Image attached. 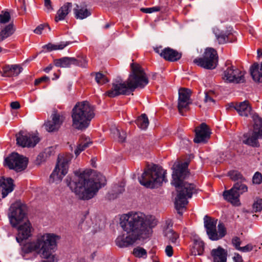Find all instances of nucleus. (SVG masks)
Masks as SVG:
<instances>
[{
	"mask_svg": "<svg viewBox=\"0 0 262 262\" xmlns=\"http://www.w3.org/2000/svg\"><path fill=\"white\" fill-rule=\"evenodd\" d=\"M157 224V221L155 216H146L140 212H130L122 215L120 225L126 234L117 237L116 245L120 248L127 247L138 240L147 238L151 234V229Z\"/></svg>",
	"mask_w": 262,
	"mask_h": 262,
	"instance_id": "obj_1",
	"label": "nucleus"
},
{
	"mask_svg": "<svg viewBox=\"0 0 262 262\" xmlns=\"http://www.w3.org/2000/svg\"><path fill=\"white\" fill-rule=\"evenodd\" d=\"M66 182L79 199L89 200L94 198L99 189L105 185L106 179L101 173L97 174L94 178L89 179L84 171H76L73 176H68Z\"/></svg>",
	"mask_w": 262,
	"mask_h": 262,
	"instance_id": "obj_2",
	"label": "nucleus"
},
{
	"mask_svg": "<svg viewBox=\"0 0 262 262\" xmlns=\"http://www.w3.org/2000/svg\"><path fill=\"white\" fill-rule=\"evenodd\" d=\"M188 163L186 162L175 164L172 174L171 184L174 186L178 192L174 202L175 208L181 215L182 212L181 209L185 207L188 203V199L196 192L195 185L185 181L189 176Z\"/></svg>",
	"mask_w": 262,
	"mask_h": 262,
	"instance_id": "obj_3",
	"label": "nucleus"
},
{
	"mask_svg": "<svg viewBox=\"0 0 262 262\" xmlns=\"http://www.w3.org/2000/svg\"><path fill=\"white\" fill-rule=\"evenodd\" d=\"M131 72L126 81L115 80L106 95L111 98L121 95H129L138 88H143L148 83V80L143 68L138 63L130 64Z\"/></svg>",
	"mask_w": 262,
	"mask_h": 262,
	"instance_id": "obj_4",
	"label": "nucleus"
},
{
	"mask_svg": "<svg viewBox=\"0 0 262 262\" xmlns=\"http://www.w3.org/2000/svg\"><path fill=\"white\" fill-rule=\"evenodd\" d=\"M60 239L58 235L53 233L39 235L34 240L24 244L22 251L26 254L35 252L42 258H48L56 247L57 241Z\"/></svg>",
	"mask_w": 262,
	"mask_h": 262,
	"instance_id": "obj_5",
	"label": "nucleus"
},
{
	"mask_svg": "<svg viewBox=\"0 0 262 262\" xmlns=\"http://www.w3.org/2000/svg\"><path fill=\"white\" fill-rule=\"evenodd\" d=\"M94 116V107L88 101L77 102L72 111V126L78 130H85Z\"/></svg>",
	"mask_w": 262,
	"mask_h": 262,
	"instance_id": "obj_6",
	"label": "nucleus"
},
{
	"mask_svg": "<svg viewBox=\"0 0 262 262\" xmlns=\"http://www.w3.org/2000/svg\"><path fill=\"white\" fill-rule=\"evenodd\" d=\"M165 171L161 167L153 165L148 167L139 178L140 183L147 187L153 188L160 185L163 181L166 182Z\"/></svg>",
	"mask_w": 262,
	"mask_h": 262,
	"instance_id": "obj_7",
	"label": "nucleus"
},
{
	"mask_svg": "<svg viewBox=\"0 0 262 262\" xmlns=\"http://www.w3.org/2000/svg\"><path fill=\"white\" fill-rule=\"evenodd\" d=\"M252 118L254 121L253 131L252 133L244 134L242 142L249 146L258 147L259 146L258 139H262V118L257 114H254Z\"/></svg>",
	"mask_w": 262,
	"mask_h": 262,
	"instance_id": "obj_8",
	"label": "nucleus"
},
{
	"mask_svg": "<svg viewBox=\"0 0 262 262\" xmlns=\"http://www.w3.org/2000/svg\"><path fill=\"white\" fill-rule=\"evenodd\" d=\"M72 157L71 154L58 156L56 167L50 177V182L58 183L61 181L68 173L69 163Z\"/></svg>",
	"mask_w": 262,
	"mask_h": 262,
	"instance_id": "obj_9",
	"label": "nucleus"
},
{
	"mask_svg": "<svg viewBox=\"0 0 262 262\" xmlns=\"http://www.w3.org/2000/svg\"><path fill=\"white\" fill-rule=\"evenodd\" d=\"M218 62L216 51L213 48H207L202 57L195 58L193 63L206 69L212 70L215 68Z\"/></svg>",
	"mask_w": 262,
	"mask_h": 262,
	"instance_id": "obj_10",
	"label": "nucleus"
},
{
	"mask_svg": "<svg viewBox=\"0 0 262 262\" xmlns=\"http://www.w3.org/2000/svg\"><path fill=\"white\" fill-rule=\"evenodd\" d=\"M26 207L20 201L13 203L10 207L8 217L13 227H16L26 216Z\"/></svg>",
	"mask_w": 262,
	"mask_h": 262,
	"instance_id": "obj_11",
	"label": "nucleus"
},
{
	"mask_svg": "<svg viewBox=\"0 0 262 262\" xmlns=\"http://www.w3.org/2000/svg\"><path fill=\"white\" fill-rule=\"evenodd\" d=\"M243 182H237L230 190L224 191L223 194L224 199L234 205H239L240 195L248 190L247 186Z\"/></svg>",
	"mask_w": 262,
	"mask_h": 262,
	"instance_id": "obj_12",
	"label": "nucleus"
},
{
	"mask_svg": "<svg viewBox=\"0 0 262 262\" xmlns=\"http://www.w3.org/2000/svg\"><path fill=\"white\" fill-rule=\"evenodd\" d=\"M28 159L16 152H13L5 159L4 164L16 171L24 170L27 166Z\"/></svg>",
	"mask_w": 262,
	"mask_h": 262,
	"instance_id": "obj_13",
	"label": "nucleus"
},
{
	"mask_svg": "<svg viewBox=\"0 0 262 262\" xmlns=\"http://www.w3.org/2000/svg\"><path fill=\"white\" fill-rule=\"evenodd\" d=\"M245 72L231 66L228 67L224 72L223 78L229 82L235 83H244L245 81Z\"/></svg>",
	"mask_w": 262,
	"mask_h": 262,
	"instance_id": "obj_14",
	"label": "nucleus"
},
{
	"mask_svg": "<svg viewBox=\"0 0 262 262\" xmlns=\"http://www.w3.org/2000/svg\"><path fill=\"white\" fill-rule=\"evenodd\" d=\"M17 144L23 147H34L39 141L35 135L20 131L16 135Z\"/></svg>",
	"mask_w": 262,
	"mask_h": 262,
	"instance_id": "obj_15",
	"label": "nucleus"
},
{
	"mask_svg": "<svg viewBox=\"0 0 262 262\" xmlns=\"http://www.w3.org/2000/svg\"><path fill=\"white\" fill-rule=\"evenodd\" d=\"M190 95L191 91L188 89L182 88L179 91L178 107L182 115H184V110H188L189 105L191 103Z\"/></svg>",
	"mask_w": 262,
	"mask_h": 262,
	"instance_id": "obj_16",
	"label": "nucleus"
},
{
	"mask_svg": "<svg viewBox=\"0 0 262 262\" xmlns=\"http://www.w3.org/2000/svg\"><path fill=\"white\" fill-rule=\"evenodd\" d=\"M195 136L193 141L195 143H205L210 138L211 132L206 124L202 123L195 129Z\"/></svg>",
	"mask_w": 262,
	"mask_h": 262,
	"instance_id": "obj_17",
	"label": "nucleus"
},
{
	"mask_svg": "<svg viewBox=\"0 0 262 262\" xmlns=\"http://www.w3.org/2000/svg\"><path fill=\"white\" fill-rule=\"evenodd\" d=\"M18 234L16 237V241L20 243L24 239H27L31 236L32 227L29 221L25 222L17 228Z\"/></svg>",
	"mask_w": 262,
	"mask_h": 262,
	"instance_id": "obj_18",
	"label": "nucleus"
},
{
	"mask_svg": "<svg viewBox=\"0 0 262 262\" xmlns=\"http://www.w3.org/2000/svg\"><path fill=\"white\" fill-rule=\"evenodd\" d=\"M52 120L45 123V127L49 132L58 130L63 121V117L58 114L52 115Z\"/></svg>",
	"mask_w": 262,
	"mask_h": 262,
	"instance_id": "obj_19",
	"label": "nucleus"
},
{
	"mask_svg": "<svg viewBox=\"0 0 262 262\" xmlns=\"http://www.w3.org/2000/svg\"><path fill=\"white\" fill-rule=\"evenodd\" d=\"M213 262H227L228 252L221 246L213 249L210 252Z\"/></svg>",
	"mask_w": 262,
	"mask_h": 262,
	"instance_id": "obj_20",
	"label": "nucleus"
},
{
	"mask_svg": "<svg viewBox=\"0 0 262 262\" xmlns=\"http://www.w3.org/2000/svg\"><path fill=\"white\" fill-rule=\"evenodd\" d=\"M14 186L12 179L1 177L0 179V188L2 189V198H5L9 193L12 192L14 189Z\"/></svg>",
	"mask_w": 262,
	"mask_h": 262,
	"instance_id": "obj_21",
	"label": "nucleus"
},
{
	"mask_svg": "<svg viewBox=\"0 0 262 262\" xmlns=\"http://www.w3.org/2000/svg\"><path fill=\"white\" fill-rule=\"evenodd\" d=\"M160 56L166 60L176 61L181 58L182 55L177 51L168 47L161 50Z\"/></svg>",
	"mask_w": 262,
	"mask_h": 262,
	"instance_id": "obj_22",
	"label": "nucleus"
},
{
	"mask_svg": "<svg viewBox=\"0 0 262 262\" xmlns=\"http://www.w3.org/2000/svg\"><path fill=\"white\" fill-rule=\"evenodd\" d=\"M250 73L254 81L262 82V62L260 66L257 62L254 63L250 68Z\"/></svg>",
	"mask_w": 262,
	"mask_h": 262,
	"instance_id": "obj_23",
	"label": "nucleus"
},
{
	"mask_svg": "<svg viewBox=\"0 0 262 262\" xmlns=\"http://www.w3.org/2000/svg\"><path fill=\"white\" fill-rule=\"evenodd\" d=\"M23 68L17 64L6 65L3 68V76L5 77L16 76L22 71Z\"/></svg>",
	"mask_w": 262,
	"mask_h": 262,
	"instance_id": "obj_24",
	"label": "nucleus"
},
{
	"mask_svg": "<svg viewBox=\"0 0 262 262\" xmlns=\"http://www.w3.org/2000/svg\"><path fill=\"white\" fill-rule=\"evenodd\" d=\"M234 108L241 116L247 117L250 114L251 111V107L248 101H244L236 104Z\"/></svg>",
	"mask_w": 262,
	"mask_h": 262,
	"instance_id": "obj_25",
	"label": "nucleus"
},
{
	"mask_svg": "<svg viewBox=\"0 0 262 262\" xmlns=\"http://www.w3.org/2000/svg\"><path fill=\"white\" fill-rule=\"evenodd\" d=\"M72 4L67 3L64 4L57 12L55 18L56 22L64 19L66 16L71 12L72 8Z\"/></svg>",
	"mask_w": 262,
	"mask_h": 262,
	"instance_id": "obj_26",
	"label": "nucleus"
},
{
	"mask_svg": "<svg viewBox=\"0 0 262 262\" xmlns=\"http://www.w3.org/2000/svg\"><path fill=\"white\" fill-rule=\"evenodd\" d=\"M76 58L74 57H63L54 60V65L60 68H69L73 65Z\"/></svg>",
	"mask_w": 262,
	"mask_h": 262,
	"instance_id": "obj_27",
	"label": "nucleus"
},
{
	"mask_svg": "<svg viewBox=\"0 0 262 262\" xmlns=\"http://www.w3.org/2000/svg\"><path fill=\"white\" fill-rule=\"evenodd\" d=\"M72 41H61L57 44H52L49 43L47 45H44L42 48L48 52H50L53 50H62L67 46L72 44Z\"/></svg>",
	"mask_w": 262,
	"mask_h": 262,
	"instance_id": "obj_28",
	"label": "nucleus"
},
{
	"mask_svg": "<svg viewBox=\"0 0 262 262\" xmlns=\"http://www.w3.org/2000/svg\"><path fill=\"white\" fill-rule=\"evenodd\" d=\"M213 32L220 44H224L229 41V33H224L217 28H214Z\"/></svg>",
	"mask_w": 262,
	"mask_h": 262,
	"instance_id": "obj_29",
	"label": "nucleus"
},
{
	"mask_svg": "<svg viewBox=\"0 0 262 262\" xmlns=\"http://www.w3.org/2000/svg\"><path fill=\"white\" fill-rule=\"evenodd\" d=\"M193 249L192 253L194 255H201L203 254L204 250V243L200 238L193 239Z\"/></svg>",
	"mask_w": 262,
	"mask_h": 262,
	"instance_id": "obj_30",
	"label": "nucleus"
},
{
	"mask_svg": "<svg viewBox=\"0 0 262 262\" xmlns=\"http://www.w3.org/2000/svg\"><path fill=\"white\" fill-rule=\"evenodd\" d=\"M165 236L170 242L178 245L179 244V235L170 229H167L165 231Z\"/></svg>",
	"mask_w": 262,
	"mask_h": 262,
	"instance_id": "obj_31",
	"label": "nucleus"
},
{
	"mask_svg": "<svg viewBox=\"0 0 262 262\" xmlns=\"http://www.w3.org/2000/svg\"><path fill=\"white\" fill-rule=\"evenodd\" d=\"M137 125L142 129H145L149 125V120L145 114H142L136 120Z\"/></svg>",
	"mask_w": 262,
	"mask_h": 262,
	"instance_id": "obj_32",
	"label": "nucleus"
},
{
	"mask_svg": "<svg viewBox=\"0 0 262 262\" xmlns=\"http://www.w3.org/2000/svg\"><path fill=\"white\" fill-rule=\"evenodd\" d=\"M217 221L208 215H205L204 218V223L206 231L216 228Z\"/></svg>",
	"mask_w": 262,
	"mask_h": 262,
	"instance_id": "obj_33",
	"label": "nucleus"
},
{
	"mask_svg": "<svg viewBox=\"0 0 262 262\" xmlns=\"http://www.w3.org/2000/svg\"><path fill=\"white\" fill-rule=\"evenodd\" d=\"M14 29L13 26L12 24H9L6 26L2 31L0 32V36L1 40L3 41L5 39L9 37L13 34Z\"/></svg>",
	"mask_w": 262,
	"mask_h": 262,
	"instance_id": "obj_34",
	"label": "nucleus"
},
{
	"mask_svg": "<svg viewBox=\"0 0 262 262\" xmlns=\"http://www.w3.org/2000/svg\"><path fill=\"white\" fill-rule=\"evenodd\" d=\"M91 144L92 142L90 141L89 139V141H81L75 150V155L78 156L81 152L84 150L86 148L88 147Z\"/></svg>",
	"mask_w": 262,
	"mask_h": 262,
	"instance_id": "obj_35",
	"label": "nucleus"
},
{
	"mask_svg": "<svg viewBox=\"0 0 262 262\" xmlns=\"http://www.w3.org/2000/svg\"><path fill=\"white\" fill-rule=\"evenodd\" d=\"M76 18L81 19L85 18L91 15V12L87 9H80L76 10L75 12Z\"/></svg>",
	"mask_w": 262,
	"mask_h": 262,
	"instance_id": "obj_36",
	"label": "nucleus"
},
{
	"mask_svg": "<svg viewBox=\"0 0 262 262\" xmlns=\"http://www.w3.org/2000/svg\"><path fill=\"white\" fill-rule=\"evenodd\" d=\"M112 132L114 135V138H117L119 142H123L125 139V134L124 132H120V130L116 127L112 129Z\"/></svg>",
	"mask_w": 262,
	"mask_h": 262,
	"instance_id": "obj_37",
	"label": "nucleus"
},
{
	"mask_svg": "<svg viewBox=\"0 0 262 262\" xmlns=\"http://www.w3.org/2000/svg\"><path fill=\"white\" fill-rule=\"evenodd\" d=\"M133 254L135 256L139 258H146L147 257V252L146 250L140 247H137L134 248Z\"/></svg>",
	"mask_w": 262,
	"mask_h": 262,
	"instance_id": "obj_38",
	"label": "nucleus"
},
{
	"mask_svg": "<svg viewBox=\"0 0 262 262\" xmlns=\"http://www.w3.org/2000/svg\"><path fill=\"white\" fill-rule=\"evenodd\" d=\"M230 178L235 181H239V182H244L246 179L243 177L242 174L237 171H231L228 173Z\"/></svg>",
	"mask_w": 262,
	"mask_h": 262,
	"instance_id": "obj_39",
	"label": "nucleus"
},
{
	"mask_svg": "<svg viewBox=\"0 0 262 262\" xmlns=\"http://www.w3.org/2000/svg\"><path fill=\"white\" fill-rule=\"evenodd\" d=\"M73 65L80 67L82 68H86L88 65V61L86 57L84 56H78L76 58L75 62H73Z\"/></svg>",
	"mask_w": 262,
	"mask_h": 262,
	"instance_id": "obj_40",
	"label": "nucleus"
},
{
	"mask_svg": "<svg viewBox=\"0 0 262 262\" xmlns=\"http://www.w3.org/2000/svg\"><path fill=\"white\" fill-rule=\"evenodd\" d=\"M204 102L207 103L209 106L213 105L215 104V100L212 98V95L213 94L212 91L205 92V93Z\"/></svg>",
	"mask_w": 262,
	"mask_h": 262,
	"instance_id": "obj_41",
	"label": "nucleus"
},
{
	"mask_svg": "<svg viewBox=\"0 0 262 262\" xmlns=\"http://www.w3.org/2000/svg\"><path fill=\"white\" fill-rule=\"evenodd\" d=\"M95 80L99 84H103L108 81L105 76L101 73H96Z\"/></svg>",
	"mask_w": 262,
	"mask_h": 262,
	"instance_id": "obj_42",
	"label": "nucleus"
},
{
	"mask_svg": "<svg viewBox=\"0 0 262 262\" xmlns=\"http://www.w3.org/2000/svg\"><path fill=\"white\" fill-rule=\"evenodd\" d=\"M209 238L211 241H217L220 239L216 229L214 228L206 231Z\"/></svg>",
	"mask_w": 262,
	"mask_h": 262,
	"instance_id": "obj_43",
	"label": "nucleus"
},
{
	"mask_svg": "<svg viewBox=\"0 0 262 262\" xmlns=\"http://www.w3.org/2000/svg\"><path fill=\"white\" fill-rule=\"evenodd\" d=\"M10 19V15L8 12H2L0 14V23L6 24Z\"/></svg>",
	"mask_w": 262,
	"mask_h": 262,
	"instance_id": "obj_44",
	"label": "nucleus"
},
{
	"mask_svg": "<svg viewBox=\"0 0 262 262\" xmlns=\"http://www.w3.org/2000/svg\"><path fill=\"white\" fill-rule=\"evenodd\" d=\"M217 228H218V232L217 233H218V235L219 236V237L220 239H221L224 236H225V235H226V228H225L224 224L222 223H220L217 226Z\"/></svg>",
	"mask_w": 262,
	"mask_h": 262,
	"instance_id": "obj_45",
	"label": "nucleus"
},
{
	"mask_svg": "<svg viewBox=\"0 0 262 262\" xmlns=\"http://www.w3.org/2000/svg\"><path fill=\"white\" fill-rule=\"evenodd\" d=\"M253 208L255 212L262 210V199H257L253 204Z\"/></svg>",
	"mask_w": 262,
	"mask_h": 262,
	"instance_id": "obj_46",
	"label": "nucleus"
},
{
	"mask_svg": "<svg viewBox=\"0 0 262 262\" xmlns=\"http://www.w3.org/2000/svg\"><path fill=\"white\" fill-rule=\"evenodd\" d=\"M160 7L158 6L151 8H142L140 9L141 11L145 13H151L155 12H158L160 11Z\"/></svg>",
	"mask_w": 262,
	"mask_h": 262,
	"instance_id": "obj_47",
	"label": "nucleus"
},
{
	"mask_svg": "<svg viewBox=\"0 0 262 262\" xmlns=\"http://www.w3.org/2000/svg\"><path fill=\"white\" fill-rule=\"evenodd\" d=\"M253 183L255 184H260L262 182V175L259 172H256L254 174L253 178Z\"/></svg>",
	"mask_w": 262,
	"mask_h": 262,
	"instance_id": "obj_48",
	"label": "nucleus"
},
{
	"mask_svg": "<svg viewBox=\"0 0 262 262\" xmlns=\"http://www.w3.org/2000/svg\"><path fill=\"white\" fill-rule=\"evenodd\" d=\"M232 244L234 246L235 248L238 250V248L241 247V241L240 238L237 236H234L232 239Z\"/></svg>",
	"mask_w": 262,
	"mask_h": 262,
	"instance_id": "obj_49",
	"label": "nucleus"
},
{
	"mask_svg": "<svg viewBox=\"0 0 262 262\" xmlns=\"http://www.w3.org/2000/svg\"><path fill=\"white\" fill-rule=\"evenodd\" d=\"M47 158L48 157L46 156V154L44 153V152L40 153L36 158L37 164H40L42 162L46 161Z\"/></svg>",
	"mask_w": 262,
	"mask_h": 262,
	"instance_id": "obj_50",
	"label": "nucleus"
},
{
	"mask_svg": "<svg viewBox=\"0 0 262 262\" xmlns=\"http://www.w3.org/2000/svg\"><path fill=\"white\" fill-rule=\"evenodd\" d=\"M253 246L251 244H248L244 247H241L238 248V250L243 252H248L252 251Z\"/></svg>",
	"mask_w": 262,
	"mask_h": 262,
	"instance_id": "obj_51",
	"label": "nucleus"
},
{
	"mask_svg": "<svg viewBox=\"0 0 262 262\" xmlns=\"http://www.w3.org/2000/svg\"><path fill=\"white\" fill-rule=\"evenodd\" d=\"M124 191V188L123 186L116 185L114 187V189L113 190V192L116 194L115 197L117 196L118 194H120L122 193Z\"/></svg>",
	"mask_w": 262,
	"mask_h": 262,
	"instance_id": "obj_52",
	"label": "nucleus"
},
{
	"mask_svg": "<svg viewBox=\"0 0 262 262\" xmlns=\"http://www.w3.org/2000/svg\"><path fill=\"white\" fill-rule=\"evenodd\" d=\"M46 260H42L40 262H57L58 259L55 254H51L48 258H45Z\"/></svg>",
	"mask_w": 262,
	"mask_h": 262,
	"instance_id": "obj_53",
	"label": "nucleus"
},
{
	"mask_svg": "<svg viewBox=\"0 0 262 262\" xmlns=\"http://www.w3.org/2000/svg\"><path fill=\"white\" fill-rule=\"evenodd\" d=\"M44 153L47 157L53 155L55 153L54 148L53 147H49L45 149Z\"/></svg>",
	"mask_w": 262,
	"mask_h": 262,
	"instance_id": "obj_54",
	"label": "nucleus"
},
{
	"mask_svg": "<svg viewBox=\"0 0 262 262\" xmlns=\"http://www.w3.org/2000/svg\"><path fill=\"white\" fill-rule=\"evenodd\" d=\"M166 255L168 257H171L173 255V248L171 245H167L165 249Z\"/></svg>",
	"mask_w": 262,
	"mask_h": 262,
	"instance_id": "obj_55",
	"label": "nucleus"
},
{
	"mask_svg": "<svg viewBox=\"0 0 262 262\" xmlns=\"http://www.w3.org/2000/svg\"><path fill=\"white\" fill-rule=\"evenodd\" d=\"M234 262H243L242 256L238 253H235L232 258Z\"/></svg>",
	"mask_w": 262,
	"mask_h": 262,
	"instance_id": "obj_56",
	"label": "nucleus"
},
{
	"mask_svg": "<svg viewBox=\"0 0 262 262\" xmlns=\"http://www.w3.org/2000/svg\"><path fill=\"white\" fill-rule=\"evenodd\" d=\"M45 6L46 8L48 10V11H50L52 10V7L51 6V2L50 0H44Z\"/></svg>",
	"mask_w": 262,
	"mask_h": 262,
	"instance_id": "obj_57",
	"label": "nucleus"
},
{
	"mask_svg": "<svg viewBox=\"0 0 262 262\" xmlns=\"http://www.w3.org/2000/svg\"><path fill=\"white\" fill-rule=\"evenodd\" d=\"M44 26L42 25H40L38 26L34 30V32L37 34H40L42 32V31L44 29Z\"/></svg>",
	"mask_w": 262,
	"mask_h": 262,
	"instance_id": "obj_58",
	"label": "nucleus"
},
{
	"mask_svg": "<svg viewBox=\"0 0 262 262\" xmlns=\"http://www.w3.org/2000/svg\"><path fill=\"white\" fill-rule=\"evenodd\" d=\"M10 106L12 109L17 110L18 109L20 106L18 102L14 101L11 103Z\"/></svg>",
	"mask_w": 262,
	"mask_h": 262,
	"instance_id": "obj_59",
	"label": "nucleus"
},
{
	"mask_svg": "<svg viewBox=\"0 0 262 262\" xmlns=\"http://www.w3.org/2000/svg\"><path fill=\"white\" fill-rule=\"evenodd\" d=\"M53 68V66L51 64H50L49 66H48L47 68H46L44 69V71L46 73H49Z\"/></svg>",
	"mask_w": 262,
	"mask_h": 262,
	"instance_id": "obj_60",
	"label": "nucleus"
},
{
	"mask_svg": "<svg viewBox=\"0 0 262 262\" xmlns=\"http://www.w3.org/2000/svg\"><path fill=\"white\" fill-rule=\"evenodd\" d=\"M40 80L42 81V82L43 81H48L50 80V78L49 77L47 76H44L40 78Z\"/></svg>",
	"mask_w": 262,
	"mask_h": 262,
	"instance_id": "obj_61",
	"label": "nucleus"
},
{
	"mask_svg": "<svg viewBox=\"0 0 262 262\" xmlns=\"http://www.w3.org/2000/svg\"><path fill=\"white\" fill-rule=\"evenodd\" d=\"M41 82H42V81L40 80V78H39L35 80L34 84H35V85H38Z\"/></svg>",
	"mask_w": 262,
	"mask_h": 262,
	"instance_id": "obj_62",
	"label": "nucleus"
},
{
	"mask_svg": "<svg viewBox=\"0 0 262 262\" xmlns=\"http://www.w3.org/2000/svg\"><path fill=\"white\" fill-rule=\"evenodd\" d=\"M73 262H86L83 258H80L75 260Z\"/></svg>",
	"mask_w": 262,
	"mask_h": 262,
	"instance_id": "obj_63",
	"label": "nucleus"
},
{
	"mask_svg": "<svg viewBox=\"0 0 262 262\" xmlns=\"http://www.w3.org/2000/svg\"><path fill=\"white\" fill-rule=\"evenodd\" d=\"M154 50L156 53L160 55V53L161 52V50L160 51V48H156Z\"/></svg>",
	"mask_w": 262,
	"mask_h": 262,
	"instance_id": "obj_64",
	"label": "nucleus"
}]
</instances>
